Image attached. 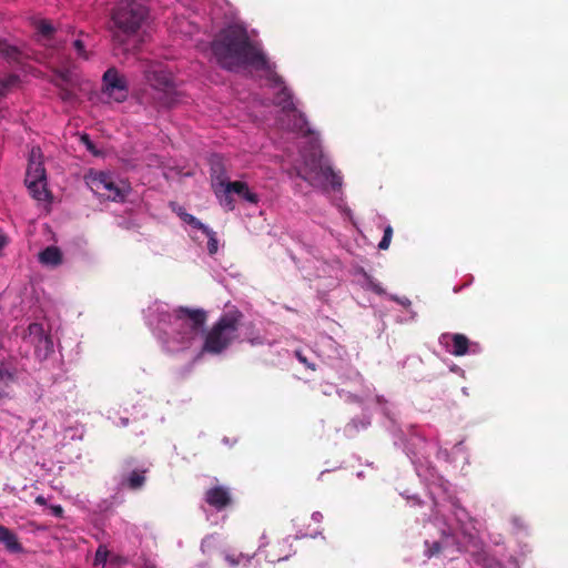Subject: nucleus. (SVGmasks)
I'll use <instances>...</instances> for the list:
<instances>
[{
	"mask_svg": "<svg viewBox=\"0 0 568 568\" xmlns=\"http://www.w3.org/2000/svg\"><path fill=\"white\" fill-rule=\"evenodd\" d=\"M181 219L184 221V223L190 224L193 229L202 230L203 223L200 222L199 219L195 217V215L189 214V213H181Z\"/></svg>",
	"mask_w": 568,
	"mask_h": 568,
	"instance_id": "nucleus-29",
	"label": "nucleus"
},
{
	"mask_svg": "<svg viewBox=\"0 0 568 568\" xmlns=\"http://www.w3.org/2000/svg\"><path fill=\"white\" fill-rule=\"evenodd\" d=\"M30 190L33 199L42 201L48 199L50 191L47 187L45 181H39V185H31V183H26Z\"/></svg>",
	"mask_w": 568,
	"mask_h": 568,
	"instance_id": "nucleus-20",
	"label": "nucleus"
},
{
	"mask_svg": "<svg viewBox=\"0 0 568 568\" xmlns=\"http://www.w3.org/2000/svg\"><path fill=\"white\" fill-rule=\"evenodd\" d=\"M0 545L4 546L10 552L23 551V547L17 534L3 525H0Z\"/></svg>",
	"mask_w": 568,
	"mask_h": 568,
	"instance_id": "nucleus-14",
	"label": "nucleus"
},
{
	"mask_svg": "<svg viewBox=\"0 0 568 568\" xmlns=\"http://www.w3.org/2000/svg\"><path fill=\"white\" fill-rule=\"evenodd\" d=\"M64 42L65 41H57L53 47L57 48V50H60V48L64 47Z\"/></svg>",
	"mask_w": 568,
	"mask_h": 568,
	"instance_id": "nucleus-41",
	"label": "nucleus"
},
{
	"mask_svg": "<svg viewBox=\"0 0 568 568\" xmlns=\"http://www.w3.org/2000/svg\"><path fill=\"white\" fill-rule=\"evenodd\" d=\"M211 51L220 67L236 71L242 67H253L262 61L258 47L251 41L247 31L241 26H229L217 32L211 43Z\"/></svg>",
	"mask_w": 568,
	"mask_h": 568,
	"instance_id": "nucleus-1",
	"label": "nucleus"
},
{
	"mask_svg": "<svg viewBox=\"0 0 568 568\" xmlns=\"http://www.w3.org/2000/svg\"><path fill=\"white\" fill-rule=\"evenodd\" d=\"M296 174L313 186L338 187L342 185L339 174L332 166L323 164L322 160L316 156H312L311 160H306L303 165L298 166Z\"/></svg>",
	"mask_w": 568,
	"mask_h": 568,
	"instance_id": "nucleus-5",
	"label": "nucleus"
},
{
	"mask_svg": "<svg viewBox=\"0 0 568 568\" xmlns=\"http://www.w3.org/2000/svg\"><path fill=\"white\" fill-rule=\"evenodd\" d=\"M244 558H245V556H243V555H239V556L225 555V559L230 564V566H239L241 560H244Z\"/></svg>",
	"mask_w": 568,
	"mask_h": 568,
	"instance_id": "nucleus-33",
	"label": "nucleus"
},
{
	"mask_svg": "<svg viewBox=\"0 0 568 568\" xmlns=\"http://www.w3.org/2000/svg\"><path fill=\"white\" fill-rule=\"evenodd\" d=\"M207 321L203 308L178 307L172 311V329L183 343H190L200 334Z\"/></svg>",
	"mask_w": 568,
	"mask_h": 568,
	"instance_id": "nucleus-4",
	"label": "nucleus"
},
{
	"mask_svg": "<svg viewBox=\"0 0 568 568\" xmlns=\"http://www.w3.org/2000/svg\"><path fill=\"white\" fill-rule=\"evenodd\" d=\"M295 357L302 363V364H305L306 367L311 368V369H315V364L313 363H310L308 358L303 356L302 352L300 351H296L295 352Z\"/></svg>",
	"mask_w": 568,
	"mask_h": 568,
	"instance_id": "nucleus-35",
	"label": "nucleus"
},
{
	"mask_svg": "<svg viewBox=\"0 0 568 568\" xmlns=\"http://www.w3.org/2000/svg\"><path fill=\"white\" fill-rule=\"evenodd\" d=\"M0 55L9 62H19L22 58V51L19 47L9 44L4 38H0Z\"/></svg>",
	"mask_w": 568,
	"mask_h": 568,
	"instance_id": "nucleus-17",
	"label": "nucleus"
},
{
	"mask_svg": "<svg viewBox=\"0 0 568 568\" xmlns=\"http://www.w3.org/2000/svg\"><path fill=\"white\" fill-rule=\"evenodd\" d=\"M81 141L85 145L88 151H90L92 154H95V155L99 154L97 145L94 143H92V141L88 134L82 135Z\"/></svg>",
	"mask_w": 568,
	"mask_h": 568,
	"instance_id": "nucleus-31",
	"label": "nucleus"
},
{
	"mask_svg": "<svg viewBox=\"0 0 568 568\" xmlns=\"http://www.w3.org/2000/svg\"><path fill=\"white\" fill-rule=\"evenodd\" d=\"M110 551L106 546L100 545L95 551L94 566H104Z\"/></svg>",
	"mask_w": 568,
	"mask_h": 568,
	"instance_id": "nucleus-25",
	"label": "nucleus"
},
{
	"mask_svg": "<svg viewBox=\"0 0 568 568\" xmlns=\"http://www.w3.org/2000/svg\"><path fill=\"white\" fill-rule=\"evenodd\" d=\"M72 45L78 57L89 59L90 53L85 50V42L82 40V38H75V40L72 42Z\"/></svg>",
	"mask_w": 568,
	"mask_h": 568,
	"instance_id": "nucleus-28",
	"label": "nucleus"
},
{
	"mask_svg": "<svg viewBox=\"0 0 568 568\" xmlns=\"http://www.w3.org/2000/svg\"><path fill=\"white\" fill-rule=\"evenodd\" d=\"M34 503H37L39 506H45V498L42 495H39L36 497Z\"/></svg>",
	"mask_w": 568,
	"mask_h": 568,
	"instance_id": "nucleus-39",
	"label": "nucleus"
},
{
	"mask_svg": "<svg viewBox=\"0 0 568 568\" xmlns=\"http://www.w3.org/2000/svg\"><path fill=\"white\" fill-rule=\"evenodd\" d=\"M88 184L95 194L111 201H124L131 192L128 181L115 179L114 175L105 173V171L91 174Z\"/></svg>",
	"mask_w": 568,
	"mask_h": 568,
	"instance_id": "nucleus-6",
	"label": "nucleus"
},
{
	"mask_svg": "<svg viewBox=\"0 0 568 568\" xmlns=\"http://www.w3.org/2000/svg\"><path fill=\"white\" fill-rule=\"evenodd\" d=\"M149 8L136 0H121L111 12V38L114 47L128 50L131 38L139 34L146 18Z\"/></svg>",
	"mask_w": 568,
	"mask_h": 568,
	"instance_id": "nucleus-2",
	"label": "nucleus"
},
{
	"mask_svg": "<svg viewBox=\"0 0 568 568\" xmlns=\"http://www.w3.org/2000/svg\"><path fill=\"white\" fill-rule=\"evenodd\" d=\"M207 236V250L210 254H215L219 250V243L216 239V233L212 229L207 227V225L203 224V229L201 230Z\"/></svg>",
	"mask_w": 568,
	"mask_h": 568,
	"instance_id": "nucleus-23",
	"label": "nucleus"
},
{
	"mask_svg": "<svg viewBox=\"0 0 568 568\" xmlns=\"http://www.w3.org/2000/svg\"><path fill=\"white\" fill-rule=\"evenodd\" d=\"M28 329H29V334L30 335H33V337L38 338V343H42V341L45 344H50L51 343L50 342V337L44 335V329H43L42 324H40V323H31L29 325Z\"/></svg>",
	"mask_w": 568,
	"mask_h": 568,
	"instance_id": "nucleus-24",
	"label": "nucleus"
},
{
	"mask_svg": "<svg viewBox=\"0 0 568 568\" xmlns=\"http://www.w3.org/2000/svg\"><path fill=\"white\" fill-rule=\"evenodd\" d=\"M42 154L40 149H32L27 168L26 182L31 185H39V181H45V166L41 161Z\"/></svg>",
	"mask_w": 568,
	"mask_h": 568,
	"instance_id": "nucleus-9",
	"label": "nucleus"
},
{
	"mask_svg": "<svg viewBox=\"0 0 568 568\" xmlns=\"http://www.w3.org/2000/svg\"><path fill=\"white\" fill-rule=\"evenodd\" d=\"M50 510L52 511L53 516L55 517H63L64 510L61 505H53L50 506Z\"/></svg>",
	"mask_w": 568,
	"mask_h": 568,
	"instance_id": "nucleus-37",
	"label": "nucleus"
},
{
	"mask_svg": "<svg viewBox=\"0 0 568 568\" xmlns=\"http://www.w3.org/2000/svg\"><path fill=\"white\" fill-rule=\"evenodd\" d=\"M37 30L41 34V37H44L49 41L54 38V32L57 31L54 26L51 24L48 20H40L37 23Z\"/></svg>",
	"mask_w": 568,
	"mask_h": 568,
	"instance_id": "nucleus-22",
	"label": "nucleus"
},
{
	"mask_svg": "<svg viewBox=\"0 0 568 568\" xmlns=\"http://www.w3.org/2000/svg\"><path fill=\"white\" fill-rule=\"evenodd\" d=\"M393 227L392 225H386L385 229H384V234L378 243V248L379 250H387L388 246L390 245L392 243V236H393Z\"/></svg>",
	"mask_w": 568,
	"mask_h": 568,
	"instance_id": "nucleus-27",
	"label": "nucleus"
},
{
	"mask_svg": "<svg viewBox=\"0 0 568 568\" xmlns=\"http://www.w3.org/2000/svg\"><path fill=\"white\" fill-rule=\"evenodd\" d=\"M39 262L44 265H60L62 263L61 250L57 245H49L40 252Z\"/></svg>",
	"mask_w": 568,
	"mask_h": 568,
	"instance_id": "nucleus-16",
	"label": "nucleus"
},
{
	"mask_svg": "<svg viewBox=\"0 0 568 568\" xmlns=\"http://www.w3.org/2000/svg\"><path fill=\"white\" fill-rule=\"evenodd\" d=\"M258 54L263 61L253 62V68L256 70H262L266 72L267 80L272 83V85L281 87L284 83V80L280 74H277L275 70V65L270 62L266 55H264L263 51L258 49Z\"/></svg>",
	"mask_w": 568,
	"mask_h": 568,
	"instance_id": "nucleus-11",
	"label": "nucleus"
},
{
	"mask_svg": "<svg viewBox=\"0 0 568 568\" xmlns=\"http://www.w3.org/2000/svg\"><path fill=\"white\" fill-rule=\"evenodd\" d=\"M226 180H219L215 194L219 196L221 203L227 210H234V199H232V191H226Z\"/></svg>",
	"mask_w": 568,
	"mask_h": 568,
	"instance_id": "nucleus-18",
	"label": "nucleus"
},
{
	"mask_svg": "<svg viewBox=\"0 0 568 568\" xmlns=\"http://www.w3.org/2000/svg\"><path fill=\"white\" fill-rule=\"evenodd\" d=\"M60 97H61V99H62V100H64V101H70V100H73V98H74V93H73V91H70V90H68V89H62V90L60 91Z\"/></svg>",
	"mask_w": 568,
	"mask_h": 568,
	"instance_id": "nucleus-36",
	"label": "nucleus"
},
{
	"mask_svg": "<svg viewBox=\"0 0 568 568\" xmlns=\"http://www.w3.org/2000/svg\"><path fill=\"white\" fill-rule=\"evenodd\" d=\"M60 79H61V81H63V82H69V81H70L69 72H68V71L60 72Z\"/></svg>",
	"mask_w": 568,
	"mask_h": 568,
	"instance_id": "nucleus-40",
	"label": "nucleus"
},
{
	"mask_svg": "<svg viewBox=\"0 0 568 568\" xmlns=\"http://www.w3.org/2000/svg\"><path fill=\"white\" fill-rule=\"evenodd\" d=\"M144 78L149 85L161 92L164 105H173L176 102V84L170 70L161 62H151L144 70Z\"/></svg>",
	"mask_w": 568,
	"mask_h": 568,
	"instance_id": "nucleus-7",
	"label": "nucleus"
},
{
	"mask_svg": "<svg viewBox=\"0 0 568 568\" xmlns=\"http://www.w3.org/2000/svg\"><path fill=\"white\" fill-rule=\"evenodd\" d=\"M226 191H232L233 194H237L241 199H244L252 204H257L258 195L250 190V186L245 181H227L225 184Z\"/></svg>",
	"mask_w": 568,
	"mask_h": 568,
	"instance_id": "nucleus-13",
	"label": "nucleus"
},
{
	"mask_svg": "<svg viewBox=\"0 0 568 568\" xmlns=\"http://www.w3.org/2000/svg\"><path fill=\"white\" fill-rule=\"evenodd\" d=\"M146 470H133L126 478V485L131 489H139L145 481Z\"/></svg>",
	"mask_w": 568,
	"mask_h": 568,
	"instance_id": "nucleus-21",
	"label": "nucleus"
},
{
	"mask_svg": "<svg viewBox=\"0 0 568 568\" xmlns=\"http://www.w3.org/2000/svg\"><path fill=\"white\" fill-rule=\"evenodd\" d=\"M248 342L251 345H263L265 344V337H262L260 334H257L256 336L248 337Z\"/></svg>",
	"mask_w": 568,
	"mask_h": 568,
	"instance_id": "nucleus-38",
	"label": "nucleus"
},
{
	"mask_svg": "<svg viewBox=\"0 0 568 568\" xmlns=\"http://www.w3.org/2000/svg\"><path fill=\"white\" fill-rule=\"evenodd\" d=\"M102 93L115 102L125 101L129 93L128 81L115 67H111L103 73Z\"/></svg>",
	"mask_w": 568,
	"mask_h": 568,
	"instance_id": "nucleus-8",
	"label": "nucleus"
},
{
	"mask_svg": "<svg viewBox=\"0 0 568 568\" xmlns=\"http://www.w3.org/2000/svg\"><path fill=\"white\" fill-rule=\"evenodd\" d=\"M442 550V545L439 541H433L432 545H428V548H427V555L429 557L432 556H436V554L440 552Z\"/></svg>",
	"mask_w": 568,
	"mask_h": 568,
	"instance_id": "nucleus-32",
	"label": "nucleus"
},
{
	"mask_svg": "<svg viewBox=\"0 0 568 568\" xmlns=\"http://www.w3.org/2000/svg\"><path fill=\"white\" fill-rule=\"evenodd\" d=\"M307 121L305 120V118L302 115V114H298V120L295 124V128L298 130V131H302V132H305L306 134H310V130H306L305 125H306Z\"/></svg>",
	"mask_w": 568,
	"mask_h": 568,
	"instance_id": "nucleus-34",
	"label": "nucleus"
},
{
	"mask_svg": "<svg viewBox=\"0 0 568 568\" xmlns=\"http://www.w3.org/2000/svg\"><path fill=\"white\" fill-rule=\"evenodd\" d=\"M443 339H450L452 348H448V352L455 355L456 357H462V355L467 354L470 342L465 334L454 333V334H444L442 336Z\"/></svg>",
	"mask_w": 568,
	"mask_h": 568,
	"instance_id": "nucleus-12",
	"label": "nucleus"
},
{
	"mask_svg": "<svg viewBox=\"0 0 568 568\" xmlns=\"http://www.w3.org/2000/svg\"><path fill=\"white\" fill-rule=\"evenodd\" d=\"M67 32H74V28L71 27V26H68L67 29H65Z\"/></svg>",
	"mask_w": 568,
	"mask_h": 568,
	"instance_id": "nucleus-43",
	"label": "nucleus"
},
{
	"mask_svg": "<svg viewBox=\"0 0 568 568\" xmlns=\"http://www.w3.org/2000/svg\"><path fill=\"white\" fill-rule=\"evenodd\" d=\"M321 517H323L321 513H314V514H313V518H314V520H320V519H321Z\"/></svg>",
	"mask_w": 568,
	"mask_h": 568,
	"instance_id": "nucleus-42",
	"label": "nucleus"
},
{
	"mask_svg": "<svg viewBox=\"0 0 568 568\" xmlns=\"http://www.w3.org/2000/svg\"><path fill=\"white\" fill-rule=\"evenodd\" d=\"M19 78L17 75H8L0 78V98L7 94L10 87L14 85Z\"/></svg>",
	"mask_w": 568,
	"mask_h": 568,
	"instance_id": "nucleus-26",
	"label": "nucleus"
},
{
	"mask_svg": "<svg viewBox=\"0 0 568 568\" xmlns=\"http://www.w3.org/2000/svg\"><path fill=\"white\" fill-rule=\"evenodd\" d=\"M292 545H290L288 540L282 541V547L278 548L276 551L275 547L273 546L271 550H268L267 556L271 558L272 561H281L285 560V558L291 556V549Z\"/></svg>",
	"mask_w": 568,
	"mask_h": 568,
	"instance_id": "nucleus-19",
	"label": "nucleus"
},
{
	"mask_svg": "<svg viewBox=\"0 0 568 568\" xmlns=\"http://www.w3.org/2000/svg\"><path fill=\"white\" fill-rule=\"evenodd\" d=\"M243 314L240 310H230L212 325L202 344V352L209 354H221L231 347L239 337V327L242 324Z\"/></svg>",
	"mask_w": 568,
	"mask_h": 568,
	"instance_id": "nucleus-3",
	"label": "nucleus"
},
{
	"mask_svg": "<svg viewBox=\"0 0 568 568\" xmlns=\"http://www.w3.org/2000/svg\"><path fill=\"white\" fill-rule=\"evenodd\" d=\"M2 244H0V248H1Z\"/></svg>",
	"mask_w": 568,
	"mask_h": 568,
	"instance_id": "nucleus-44",
	"label": "nucleus"
},
{
	"mask_svg": "<svg viewBox=\"0 0 568 568\" xmlns=\"http://www.w3.org/2000/svg\"><path fill=\"white\" fill-rule=\"evenodd\" d=\"M12 378V374L0 371V397L7 394V387Z\"/></svg>",
	"mask_w": 568,
	"mask_h": 568,
	"instance_id": "nucleus-30",
	"label": "nucleus"
},
{
	"mask_svg": "<svg viewBox=\"0 0 568 568\" xmlns=\"http://www.w3.org/2000/svg\"><path fill=\"white\" fill-rule=\"evenodd\" d=\"M281 87V90L274 95L273 103L285 112H296V106L292 100V92L284 84Z\"/></svg>",
	"mask_w": 568,
	"mask_h": 568,
	"instance_id": "nucleus-15",
	"label": "nucleus"
},
{
	"mask_svg": "<svg viewBox=\"0 0 568 568\" xmlns=\"http://www.w3.org/2000/svg\"><path fill=\"white\" fill-rule=\"evenodd\" d=\"M205 501L215 510H224L232 504L231 491L224 486L211 487L205 491Z\"/></svg>",
	"mask_w": 568,
	"mask_h": 568,
	"instance_id": "nucleus-10",
	"label": "nucleus"
}]
</instances>
